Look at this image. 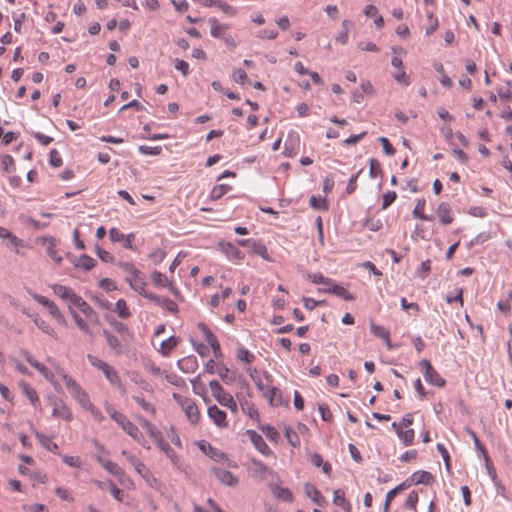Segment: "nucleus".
<instances>
[{
	"label": "nucleus",
	"mask_w": 512,
	"mask_h": 512,
	"mask_svg": "<svg viewBox=\"0 0 512 512\" xmlns=\"http://www.w3.org/2000/svg\"><path fill=\"white\" fill-rule=\"evenodd\" d=\"M173 398L181 406L189 422L196 425L200 420V412L195 402L176 393L173 394Z\"/></svg>",
	"instance_id": "1"
},
{
	"label": "nucleus",
	"mask_w": 512,
	"mask_h": 512,
	"mask_svg": "<svg viewBox=\"0 0 512 512\" xmlns=\"http://www.w3.org/2000/svg\"><path fill=\"white\" fill-rule=\"evenodd\" d=\"M61 378L71 396L78 402L80 406L89 399L87 392L78 382H76L75 379L66 373H61Z\"/></svg>",
	"instance_id": "2"
},
{
	"label": "nucleus",
	"mask_w": 512,
	"mask_h": 512,
	"mask_svg": "<svg viewBox=\"0 0 512 512\" xmlns=\"http://www.w3.org/2000/svg\"><path fill=\"white\" fill-rule=\"evenodd\" d=\"M210 471L215 478L225 486L236 487L239 483L238 477L231 473L225 466H212Z\"/></svg>",
	"instance_id": "3"
},
{
	"label": "nucleus",
	"mask_w": 512,
	"mask_h": 512,
	"mask_svg": "<svg viewBox=\"0 0 512 512\" xmlns=\"http://www.w3.org/2000/svg\"><path fill=\"white\" fill-rule=\"evenodd\" d=\"M23 355L26 361L34 367L47 381H49L56 390H58V385L55 382L54 374L41 362L37 361L30 353L27 351H23Z\"/></svg>",
	"instance_id": "4"
},
{
	"label": "nucleus",
	"mask_w": 512,
	"mask_h": 512,
	"mask_svg": "<svg viewBox=\"0 0 512 512\" xmlns=\"http://www.w3.org/2000/svg\"><path fill=\"white\" fill-rule=\"evenodd\" d=\"M124 432H126L130 437L133 438L138 444L146 449H150L148 442L146 441L144 435L139 430V428L132 423L129 419L126 420L121 426Z\"/></svg>",
	"instance_id": "5"
},
{
	"label": "nucleus",
	"mask_w": 512,
	"mask_h": 512,
	"mask_svg": "<svg viewBox=\"0 0 512 512\" xmlns=\"http://www.w3.org/2000/svg\"><path fill=\"white\" fill-rule=\"evenodd\" d=\"M206 456L227 468H237V463L235 461L231 460L226 453L213 446L207 450Z\"/></svg>",
	"instance_id": "6"
},
{
	"label": "nucleus",
	"mask_w": 512,
	"mask_h": 512,
	"mask_svg": "<svg viewBox=\"0 0 512 512\" xmlns=\"http://www.w3.org/2000/svg\"><path fill=\"white\" fill-rule=\"evenodd\" d=\"M52 416L55 418H60V419L66 420V421L73 420L72 411L66 405V403L61 399H55L53 401Z\"/></svg>",
	"instance_id": "7"
},
{
	"label": "nucleus",
	"mask_w": 512,
	"mask_h": 512,
	"mask_svg": "<svg viewBox=\"0 0 512 512\" xmlns=\"http://www.w3.org/2000/svg\"><path fill=\"white\" fill-rule=\"evenodd\" d=\"M246 435L249 440L253 443L254 447L263 455L269 456L272 454V450L264 441L263 437L254 430H247Z\"/></svg>",
	"instance_id": "8"
},
{
	"label": "nucleus",
	"mask_w": 512,
	"mask_h": 512,
	"mask_svg": "<svg viewBox=\"0 0 512 512\" xmlns=\"http://www.w3.org/2000/svg\"><path fill=\"white\" fill-rule=\"evenodd\" d=\"M109 238L112 242H123V247L126 249H132L135 234L129 233L127 235H124L117 228H111L109 230Z\"/></svg>",
	"instance_id": "9"
},
{
	"label": "nucleus",
	"mask_w": 512,
	"mask_h": 512,
	"mask_svg": "<svg viewBox=\"0 0 512 512\" xmlns=\"http://www.w3.org/2000/svg\"><path fill=\"white\" fill-rule=\"evenodd\" d=\"M53 293L60 297L64 301H68L71 305H74L76 302V298H79V295H77L73 289L67 286H63L60 284H53L51 286Z\"/></svg>",
	"instance_id": "10"
},
{
	"label": "nucleus",
	"mask_w": 512,
	"mask_h": 512,
	"mask_svg": "<svg viewBox=\"0 0 512 512\" xmlns=\"http://www.w3.org/2000/svg\"><path fill=\"white\" fill-rule=\"evenodd\" d=\"M207 414L217 427H228L226 413L223 410L219 409L216 405L208 407Z\"/></svg>",
	"instance_id": "11"
},
{
	"label": "nucleus",
	"mask_w": 512,
	"mask_h": 512,
	"mask_svg": "<svg viewBox=\"0 0 512 512\" xmlns=\"http://www.w3.org/2000/svg\"><path fill=\"white\" fill-rule=\"evenodd\" d=\"M75 300L73 306L77 307L90 322L98 323L99 316L97 312L81 296Z\"/></svg>",
	"instance_id": "12"
},
{
	"label": "nucleus",
	"mask_w": 512,
	"mask_h": 512,
	"mask_svg": "<svg viewBox=\"0 0 512 512\" xmlns=\"http://www.w3.org/2000/svg\"><path fill=\"white\" fill-rule=\"evenodd\" d=\"M125 280L129 283L130 287L141 296L151 300V296L155 295L146 290V282L138 278V275L135 277H125Z\"/></svg>",
	"instance_id": "13"
},
{
	"label": "nucleus",
	"mask_w": 512,
	"mask_h": 512,
	"mask_svg": "<svg viewBox=\"0 0 512 512\" xmlns=\"http://www.w3.org/2000/svg\"><path fill=\"white\" fill-rule=\"evenodd\" d=\"M103 335L106 339L107 345L115 355H121L125 352V346L122 342L108 330H103Z\"/></svg>",
	"instance_id": "14"
},
{
	"label": "nucleus",
	"mask_w": 512,
	"mask_h": 512,
	"mask_svg": "<svg viewBox=\"0 0 512 512\" xmlns=\"http://www.w3.org/2000/svg\"><path fill=\"white\" fill-rule=\"evenodd\" d=\"M320 291L326 292V293H332L346 301H353L355 299V296L353 294H351L343 286L336 284L333 280H332V284H330L329 287H327L325 289H321Z\"/></svg>",
	"instance_id": "15"
},
{
	"label": "nucleus",
	"mask_w": 512,
	"mask_h": 512,
	"mask_svg": "<svg viewBox=\"0 0 512 512\" xmlns=\"http://www.w3.org/2000/svg\"><path fill=\"white\" fill-rule=\"evenodd\" d=\"M42 243L46 246L47 255L56 264H61L62 256L56 251V239L53 237H44Z\"/></svg>",
	"instance_id": "16"
},
{
	"label": "nucleus",
	"mask_w": 512,
	"mask_h": 512,
	"mask_svg": "<svg viewBox=\"0 0 512 512\" xmlns=\"http://www.w3.org/2000/svg\"><path fill=\"white\" fill-rule=\"evenodd\" d=\"M215 399L220 405L228 408L232 413L236 414L238 412V405L230 393L223 391L219 395H216Z\"/></svg>",
	"instance_id": "17"
},
{
	"label": "nucleus",
	"mask_w": 512,
	"mask_h": 512,
	"mask_svg": "<svg viewBox=\"0 0 512 512\" xmlns=\"http://www.w3.org/2000/svg\"><path fill=\"white\" fill-rule=\"evenodd\" d=\"M102 372L112 386L119 389L122 393H125V389L122 385L119 374L112 366L108 364L107 368H105Z\"/></svg>",
	"instance_id": "18"
},
{
	"label": "nucleus",
	"mask_w": 512,
	"mask_h": 512,
	"mask_svg": "<svg viewBox=\"0 0 512 512\" xmlns=\"http://www.w3.org/2000/svg\"><path fill=\"white\" fill-rule=\"evenodd\" d=\"M433 476L430 472L428 471H417L415 473H413L411 475V477L409 479H407L406 481L408 483H410V486L412 484L414 485H418V484H425V485H429L433 482Z\"/></svg>",
	"instance_id": "19"
},
{
	"label": "nucleus",
	"mask_w": 512,
	"mask_h": 512,
	"mask_svg": "<svg viewBox=\"0 0 512 512\" xmlns=\"http://www.w3.org/2000/svg\"><path fill=\"white\" fill-rule=\"evenodd\" d=\"M177 365L182 372L193 373L198 368V361L195 356L191 355L178 360Z\"/></svg>",
	"instance_id": "20"
},
{
	"label": "nucleus",
	"mask_w": 512,
	"mask_h": 512,
	"mask_svg": "<svg viewBox=\"0 0 512 512\" xmlns=\"http://www.w3.org/2000/svg\"><path fill=\"white\" fill-rule=\"evenodd\" d=\"M69 312L72 316V318L74 319L77 327L84 333V334H87L89 335L92 339L95 337V334L94 332L92 331V329L90 328L89 324L78 314L76 313L71 305H69Z\"/></svg>",
	"instance_id": "21"
},
{
	"label": "nucleus",
	"mask_w": 512,
	"mask_h": 512,
	"mask_svg": "<svg viewBox=\"0 0 512 512\" xmlns=\"http://www.w3.org/2000/svg\"><path fill=\"white\" fill-rule=\"evenodd\" d=\"M304 489L305 494L317 505L323 506L326 503L325 498L314 485L307 483Z\"/></svg>",
	"instance_id": "22"
},
{
	"label": "nucleus",
	"mask_w": 512,
	"mask_h": 512,
	"mask_svg": "<svg viewBox=\"0 0 512 512\" xmlns=\"http://www.w3.org/2000/svg\"><path fill=\"white\" fill-rule=\"evenodd\" d=\"M151 301H153L156 305L163 307L170 312L175 313L178 311L177 304L173 300H171L167 297H163V296H159V295L155 294L154 296H151Z\"/></svg>",
	"instance_id": "23"
},
{
	"label": "nucleus",
	"mask_w": 512,
	"mask_h": 512,
	"mask_svg": "<svg viewBox=\"0 0 512 512\" xmlns=\"http://www.w3.org/2000/svg\"><path fill=\"white\" fill-rule=\"evenodd\" d=\"M370 331L374 336L383 339L385 341L388 349H392V344L390 341V333L386 328H384L383 326H379L374 323H371Z\"/></svg>",
	"instance_id": "24"
},
{
	"label": "nucleus",
	"mask_w": 512,
	"mask_h": 512,
	"mask_svg": "<svg viewBox=\"0 0 512 512\" xmlns=\"http://www.w3.org/2000/svg\"><path fill=\"white\" fill-rule=\"evenodd\" d=\"M437 215L439 217L440 222L443 225H448V224L452 223V221H453V217L451 215V209H450L449 204H447V203L439 204L438 209H437Z\"/></svg>",
	"instance_id": "25"
},
{
	"label": "nucleus",
	"mask_w": 512,
	"mask_h": 512,
	"mask_svg": "<svg viewBox=\"0 0 512 512\" xmlns=\"http://www.w3.org/2000/svg\"><path fill=\"white\" fill-rule=\"evenodd\" d=\"M220 246L230 259H242L244 257L243 252L232 243H221Z\"/></svg>",
	"instance_id": "26"
},
{
	"label": "nucleus",
	"mask_w": 512,
	"mask_h": 512,
	"mask_svg": "<svg viewBox=\"0 0 512 512\" xmlns=\"http://www.w3.org/2000/svg\"><path fill=\"white\" fill-rule=\"evenodd\" d=\"M103 468L110 474L116 476L120 484H124V470L119 467L118 464L109 460L103 463Z\"/></svg>",
	"instance_id": "27"
},
{
	"label": "nucleus",
	"mask_w": 512,
	"mask_h": 512,
	"mask_svg": "<svg viewBox=\"0 0 512 512\" xmlns=\"http://www.w3.org/2000/svg\"><path fill=\"white\" fill-rule=\"evenodd\" d=\"M409 487H410V483H408L407 481H404L400 485H398L395 488H393L392 490H390L386 494L385 504H384V508H383L384 512H388L389 511L390 503L395 498L397 493L400 492V491H403L404 489H407Z\"/></svg>",
	"instance_id": "28"
},
{
	"label": "nucleus",
	"mask_w": 512,
	"mask_h": 512,
	"mask_svg": "<svg viewBox=\"0 0 512 512\" xmlns=\"http://www.w3.org/2000/svg\"><path fill=\"white\" fill-rule=\"evenodd\" d=\"M309 205L315 210H319V211L328 210L327 200L321 194H312V196L309 199Z\"/></svg>",
	"instance_id": "29"
},
{
	"label": "nucleus",
	"mask_w": 512,
	"mask_h": 512,
	"mask_svg": "<svg viewBox=\"0 0 512 512\" xmlns=\"http://www.w3.org/2000/svg\"><path fill=\"white\" fill-rule=\"evenodd\" d=\"M424 378L429 384L437 387H443L446 383L444 378L435 369L424 371Z\"/></svg>",
	"instance_id": "30"
},
{
	"label": "nucleus",
	"mask_w": 512,
	"mask_h": 512,
	"mask_svg": "<svg viewBox=\"0 0 512 512\" xmlns=\"http://www.w3.org/2000/svg\"><path fill=\"white\" fill-rule=\"evenodd\" d=\"M35 436L45 449L52 453L58 454L59 446L53 442L51 438L39 432H36Z\"/></svg>",
	"instance_id": "31"
},
{
	"label": "nucleus",
	"mask_w": 512,
	"mask_h": 512,
	"mask_svg": "<svg viewBox=\"0 0 512 512\" xmlns=\"http://www.w3.org/2000/svg\"><path fill=\"white\" fill-rule=\"evenodd\" d=\"M271 491L275 497L282 501L291 502L293 500V494L288 488L275 485L271 488Z\"/></svg>",
	"instance_id": "32"
},
{
	"label": "nucleus",
	"mask_w": 512,
	"mask_h": 512,
	"mask_svg": "<svg viewBox=\"0 0 512 512\" xmlns=\"http://www.w3.org/2000/svg\"><path fill=\"white\" fill-rule=\"evenodd\" d=\"M21 386L23 393L30 400L31 404L36 408L40 406V401L36 390L28 383H22Z\"/></svg>",
	"instance_id": "33"
},
{
	"label": "nucleus",
	"mask_w": 512,
	"mask_h": 512,
	"mask_svg": "<svg viewBox=\"0 0 512 512\" xmlns=\"http://www.w3.org/2000/svg\"><path fill=\"white\" fill-rule=\"evenodd\" d=\"M122 455L134 467V469L136 470V472L138 474H143V471L145 470L146 466L142 461H140L137 457H135L134 455H132L131 453H129L126 450L122 451Z\"/></svg>",
	"instance_id": "34"
},
{
	"label": "nucleus",
	"mask_w": 512,
	"mask_h": 512,
	"mask_svg": "<svg viewBox=\"0 0 512 512\" xmlns=\"http://www.w3.org/2000/svg\"><path fill=\"white\" fill-rule=\"evenodd\" d=\"M216 374H218L222 381L226 384H232L235 381L234 374L230 373L229 368L223 362L219 363L218 371Z\"/></svg>",
	"instance_id": "35"
},
{
	"label": "nucleus",
	"mask_w": 512,
	"mask_h": 512,
	"mask_svg": "<svg viewBox=\"0 0 512 512\" xmlns=\"http://www.w3.org/2000/svg\"><path fill=\"white\" fill-rule=\"evenodd\" d=\"M96 261L88 256V255H81L75 262V266L82 268L85 271L91 270L95 266Z\"/></svg>",
	"instance_id": "36"
},
{
	"label": "nucleus",
	"mask_w": 512,
	"mask_h": 512,
	"mask_svg": "<svg viewBox=\"0 0 512 512\" xmlns=\"http://www.w3.org/2000/svg\"><path fill=\"white\" fill-rule=\"evenodd\" d=\"M81 407H82L84 410L88 411V412L91 414V416H92L96 421H98V422L103 421L104 416L102 415L101 411H100L96 406H94V405L91 403L90 398H89L87 401H85V402L81 405Z\"/></svg>",
	"instance_id": "37"
},
{
	"label": "nucleus",
	"mask_w": 512,
	"mask_h": 512,
	"mask_svg": "<svg viewBox=\"0 0 512 512\" xmlns=\"http://www.w3.org/2000/svg\"><path fill=\"white\" fill-rule=\"evenodd\" d=\"M310 461L315 467H322L325 474H329L331 471V465L328 462H324L320 454L314 453L310 456Z\"/></svg>",
	"instance_id": "38"
},
{
	"label": "nucleus",
	"mask_w": 512,
	"mask_h": 512,
	"mask_svg": "<svg viewBox=\"0 0 512 512\" xmlns=\"http://www.w3.org/2000/svg\"><path fill=\"white\" fill-rule=\"evenodd\" d=\"M113 311L116 312L119 315V317L123 319H127L131 316V312L127 307V303L124 299H119L116 302Z\"/></svg>",
	"instance_id": "39"
},
{
	"label": "nucleus",
	"mask_w": 512,
	"mask_h": 512,
	"mask_svg": "<svg viewBox=\"0 0 512 512\" xmlns=\"http://www.w3.org/2000/svg\"><path fill=\"white\" fill-rule=\"evenodd\" d=\"M333 503L342 507L345 511H350V504L345 499V494L342 490L337 489L334 491Z\"/></svg>",
	"instance_id": "40"
},
{
	"label": "nucleus",
	"mask_w": 512,
	"mask_h": 512,
	"mask_svg": "<svg viewBox=\"0 0 512 512\" xmlns=\"http://www.w3.org/2000/svg\"><path fill=\"white\" fill-rule=\"evenodd\" d=\"M46 309L48 310L49 314L60 324H65L66 323V320H65V317L64 315L61 313V311L59 310V308L57 307V305L51 301L48 306L46 307Z\"/></svg>",
	"instance_id": "41"
},
{
	"label": "nucleus",
	"mask_w": 512,
	"mask_h": 512,
	"mask_svg": "<svg viewBox=\"0 0 512 512\" xmlns=\"http://www.w3.org/2000/svg\"><path fill=\"white\" fill-rule=\"evenodd\" d=\"M151 280H152L153 284L157 287L171 286V282L168 280V278L158 271H154L151 274Z\"/></svg>",
	"instance_id": "42"
},
{
	"label": "nucleus",
	"mask_w": 512,
	"mask_h": 512,
	"mask_svg": "<svg viewBox=\"0 0 512 512\" xmlns=\"http://www.w3.org/2000/svg\"><path fill=\"white\" fill-rule=\"evenodd\" d=\"M34 323L42 332L54 337L55 339H58L55 330L45 320L41 318H35Z\"/></svg>",
	"instance_id": "43"
},
{
	"label": "nucleus",
	"mask_w": 512,
	"mask_h": 512,
	"mask_svg": "<svg viewBox=\"0 0 512 512\" xmlns=\"http://www.w3.org/2000/svg\"><path fill=\"white\" fill-rule=\"evenodd\" d=\"M284 434L289 444H291L293 447H298L300 445V438L297 432L290 426L284 427Z\"/></svg>",
	"instance_id": "44"
},
{
	"label": "nucleus",
	"mask_w": 512,
	"mask_h": 512,
	"mask_svg": "<svg viewBox=\"0 0 512 512\" xmlns=\"http://www.w3.org/2000/svg\"><path fill=\"white\" fill-rule=\"evenodd\" d=\"M209 22L211 23V29H210L211 35L215 38L221 39V37H223V35L225 34L224 30H225L226 26L218 23L215 18H210Z\"/></svg>",
	"instance_id": "45"
},
{
	"label": "nucleus",
	"mask_w": 512,
	"mask_h": 512,
	"mask_svg": "<svg viewBox=\"0 0 512 512\" xmlns=\"http://www.w3.org/2000/svg\"><path fill=\"white\" fill-rule=\"evenodd\" d=\"M307 278L314 284H323L329 287L332 284V279L325 277L322 273H309Z\"/></svg>",
	"instance_id": "46"
},
{
	"label": "nucleus",
	"mask_w": 512,
	"mask_h": 512,
	"mask_svg": "<svg viewBox=\"0 0 512 512\" xmlns=\"http://www.w3.org/2000/svg\"><path fill=\"white\" fill-rule=\"evenodd\" d=\"M133 400L147 413L154 415L155 414V407L147 402L142 396L140 395H134Z\"/></svg>",
	"instance_id": "47"
},
{
	"label": "nucleus",
	"mask_w": 512,
	"mask_h": 512,
	"mask_svg": "<svg viewBox=\"0 0 512 512\" xmlns=\"http://www.w3.org/2000/svg\"><path fill=\"white\" fill-rule=\"evenodd\" d=\"M424 207H425V200L424 199H420L418 200L412 214L415 218H419L421 220H432V218L430 216H427L423 213V210H424Z\"/></svg>",
	"instance_id": "48"
},
{
	"label": "nucleus",
	"mask_w": 512,
	"mask_h": 512,
	"mask_svg": "<svg viewBox=\"0 0 512 512\" xmlns=\"http://www.w3.org/2000/svg\"><path fill=\"white\" fill-rule=\"evenodd\" d=\"M141 426L147 431V433L155 440L159 438L161 432L148 420L143 418L140 419Z\"/></svg>",
	"instance_id": "49"
},
{
	"label": "nucleus",
	"mask_w": 512,
	"mask_h": 512,
	"mask_svg": "<svg viewBox=\"0 0 512 512\" xmlns=\"http://www.w3.org/2000/svg\"><path fill=\"white\" fill-rule=\"evenodd\" d=\"M236 358L242 362L250 364L254 361L255 356L247 349L241 347L237 349Z\"/></svg>",
	"instance_id": "50"
},
{
	"label": "nucleus",
	"mask_w": 512,
	"mask_h": 512,
	"mask_svg": "<svg viewBox=\"0 0 512 512\" xmlns=\"http://www.w3.org/2000/svg\"><path fill=\"white\" fill-rule=\"evenodd\" d=\"M469 434L474 442L475 449L481 453V455L484 457V459L486 461H488L487 451H486L485 447L482 445V443L480 442L476 433L474 431L470 430Z\"/></svg>",
	"instance_id": "51"
},
{
	"label": "nucleus",
	"mask_w": 512,
	"mask_h": 512,
	"mask_svg": "<svg viewBox=\"0 0 512 512\" xmlns=\"http://www.w3.org/2000/svg\"><path fill=\"white\" fill-rule=\"evenodd\" d=\"M198 329L201 331L207 343L210 345L217 340L216 336L210 331V329L204 323L198 324Z\"/></svg>",
	"instance_id": "52"
},
{
	"label": "nucleus",
	"mask_w": 512,
	"mask_h": 512,
	"mask_svg": "<svg viewBox=\"0 0 512 512\" xmlns=\"http://www.w3.org/2000/svg\"><path fill=\"white\" fill-rule=\"evenodd\" d=\"M166 457L170 460L171 464L175 466L177 469H182V461L179 455L172 449L168 450L165 453Z\"/></svg>",
	"instance_id": "53"
},
{
	"label": "nucleus",
	"mask_w": 512,
	"mask_h": 512,
	"mask_svg": "<svg viewBox=\"0 0 512 512\" xmlns=\"http://www.w3.org/2000/svg\"><path fill=\"white\" fill-rule=\"evenodd\" d=\"M118 266L127 273L126 277H135L138 275L139 271L136 267L130 262H120Z\"/></svg>",
	"instance_id": "54"
},
{
	"label": "nucleus",
	"mask_w": 512,
	"mask_h": 512,
	"mask_svg": "<svg viewBox=\"0 0 512 512\" xmlns=\"http://www.w3.org/2000/svg\"><path fill=\"white\" fill-rule=\"evenodd\" d=\"M262 432L266 435L268 439L271 441H277L280 437L279 432L272 426L265 425L261 427Z\"/></svg>",
	"instance_id": "55"
},
{
	"label": "nucleus",
	"mask_w": 512,
	"mask_h": 512,
	"mask_svg": "<svg viewBox=\"0 0 512 512\" xmlns=\"http://www.w3.org/2000/svg\"><path fill=\"white\" fill-rule=\"evenodd\" d=\"M177 339L173 336L168 339L162 341L161 348L163 350V354H168L171 350H173L177 346Z\"/></svg>",
	"instance_id": "56"
},
{
	"label": "nucleus",
	"mask_w": 512,
	"mask_h": 512,
	"mask_svg": "<svg viewBox=\"0 0 512 512\" xmlns=\"http://www.w3.org/2000/svg\"><path fill=\"white\" fill-rule=\"evenodd\" d=\"M415 438V432L413 429H407L400 435V440L404 446H410L413 444Z\"/></svg>",
	"instance_id": "57"
},
{
	"label": "nucleus",
	"mask_w": 512,
	"mask_h": 512,
	"mask_svg": "<svg viewBox=\"0 0 512 512\" xmlns=\"http://www.w3.org/2000/svg\"><path fill=\"white\" fill-rule=\"evenodd\" d=\"M107 483H108V489H109L110 493L112 494V496L117 501H120V502L123 501L124 492L122 490H120L119 488H117V486L111 480H107Z\"/></svg>",
	"instance_id": "58"
},
{
	"label": "nucleus",
	"mask_w": 512,
	"mask_h": 512,
	"mask_svg": "<svg viewBox=\"0 0 512 512\" xmlns=\"http://www.w3.org/2000/svg\"><path fill=\"white\" fill-rule=\"evenodd\" d=\"M87 359L93 367H95L101 371H103L108 366V363L104 362L103 360L99 359L98 357H96L94 355L88 354Z\"/></svg>",
	"instance_id": "59"
},
{
	"label": "nucleus",
	"mask_w": 512,
	"mask_h": 512,
	"mask_svg": "<svg viewBox=\"0 0 512 512\" xmlns=\"http://www.w3.org/2000/svg\"><path fill=\"white\" fill-rule=\"evenodd\" d=\"M260 391H261L262 395L268 399L269 402L273 396L279 394V389L274 386H271V385H267L265 387H260Z\"/></svg>",
	"instance_id": "60"
},
{
	"label": "nucleus",
	"mask_w": 512,
	"mask_h": 512,
	"mask_svg": "<svg viewBox=\"0 0 512 512\" xmlns=\"http://www.w3.org/2000/svg\"><path fill=\"white\" fill-rule=\"evenodd\" d=\"M132 381L139 386L140 389L146 391V392H153L152 386L143 378L139 377L138 375L133 376Z\"/></svg>",
	"instance_id": "61"
},
{
	"label": "nucleus",
	"mask_w": 512,
	"mask_h": 512,
	"mask_svg": "<svg viewBox=\"0 0 512 512\" xmlns=\"http://www.w3.org/2000/svg\"><path fill=\"white\" fill-rule=\"evenodd\" d=\"M99 287L103 290L110 292L117 289L116 284L110 278H103L99 281Z\"/></svg>",
	"instance_id": "62"
},
{
	"label": "nucleus",
	"mask_w": 512,
	"mask_h": 512,
	"mask_svg": "<svg viewBox=\"0 0 512 512\" xmlns=\"http://www.w3.org/2000/svg\"><path fill=\"white\" fill-rule=\"evenodd\" d=\"M49 162L54 167H60L62 165V158L56 149L50 151Z\"/></svg>",
	"instance_id": "63"
},
{
	"label": "nucleus",
	"mask_w": 512,
	"mask_h": 512,
	"mask_svg": "<svg viewBox=\"0 0 512 512\" xmlns=\"http://www.w3.org/2000/svg\"><path fill=\"white\" fill-rule=\"evenodd\" d=\"M165 256H166V253L163 250L157 249L149 254V259L154 264H159L164 260Z\"/></svg>",
	"instance_id": "64"
}]
</instances>
